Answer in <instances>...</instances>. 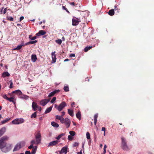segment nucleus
Segmentation results:
<instances>
[{
  "instance_id": "nucleus-58",
  "label": "nucleus",
  "mask_w": 154,
  "mask_h": 154,
  "mask_svg": "<svg viewBox=\"0 0 154 154\" xmlns=\"http://www.w3.org/2000/svg\"><path fill=\"white\" fill-rule=\"evenodd\" d=\"M30 44L29 43V41L26 43L25 44H24V46L26 45H28Z\"/></svg>"
},
{
  "instance_id": "nucleus-30",
  "label": "nucleus",
  "mask_w": 154,
  "mask_h": 154,
  "mask_svg": "<svg viewBox=\"0 0 154 154\" xmlns=\"http://www.w3.org/2000/svg\"><path fill=\"white\" fill-rule=\"evenodd\" d=\"M36 139V144L38 145L41 143V138H35Z\"/></svg>"
},
{
  "instance_id": "nucleus-25",
  "label": "nucleus",
  "mask_w": 154,
  "mask_h": 154,
  "mask_svg": "<svg viewBox=\"0 0 154 154\" xmlns=\"http://www.w3.org/2000/svg\"><path fill=\"white\" fill-rule=\"evenodd\" d=\"M68 114L71 116L72 117L74 116V114L73 111L72 110H71L70 109H68Z\"/></svg>"
},
{
  "instance_id": "nucleus-7",
  "label": "nucleus",
  "mask_w": 154,
  "mask_h": 154,
  "mask_svg": "<svg viewBox=\"0 0 154 154\" xmlns=\"http://www.w3.org/2000/svg\"><path fill=\"white\" fill-rule=\"evenodd\" d=\"M80 22L81 20L80 18L73 17L72 19V25L73 26L77 25Z\"/></svg>"
},
{
  "instance_id": "nucleus-4",
  "label": "nucleus",
  "mask_w": 154,
  "mask_h": 154,
  "mask_svg": "<svg viewBox=\"0 0 154 154\" xmlns=\"http://www.w3.org/2000/svg\"><path fill=\"white\" fill-rule=\"evenodd\" d=\"M122 148L124 150H128V147L127 145L126 140L124 138H122V144L121 146Z\"/></svg>"
},
{
  "instance_id": "nucleus-9",
  "label": "nucleus",
  "mask_w": 154,
  "mask_h": 154,
  "mask_svg": "<svg viewBox=\"0 0 154 154\" xmlns=\"http://www.w3.org/2000/svg\"><path fill=\"white\" fill-rule=\"evenodd\" d=\"M50 99L42 100L40 102V104L42 106H45L50 100Z\"/></svg>"
},
{
  "instance_id": "nucleus-8",
  "label": "nucleus",
  "mask_w": 154,
  "mask_h": 154,
  "mask_svg": "<svg viewBox=\"0 0 154 154\" xmlns=\"http://www.w3.org/2000/svg\"><path fill=\"white\" fill-rule=\"evenodd\" d=\"M55 51H54L51 53V56H52V60L51 61L52 63H55L56 61V55L55 54Z\"/></svg>"
},
{
  "instance_id": "nucleus-50",
  "label": "nucleus",
  "mask_w": 154,
  "mask_h": 154,
  "mask_svg": "<svg viewBox=\"0 0 154 154\" xmlns=\"http://www.w3.org/2000/svg\"><path fill=\"white\" fill-rule=\"evenodd\" d=\"M75 55L74 54H72L70 55V57H75Z\"/></svg>"
},
{
  "instance_id": "nucleus-62",
  "label": "nucleus",
  "mask_w": 154,
  "mask_h": 154,
  "mask_svg": "<svg viewBox=\"0 0 154 154\" xmlns=\"http://www.w3.org/2000/svg\"><path fill=\"white\" fill-rule=\"evenodd\" d=\"M106 147H107V146L106 145H105L104 148H103V150H104V149L106 150Z\"/></svg>"
},
{
  "instance_id": "nucleus-3",
  "label": "nucleus",
  "mask_w": 154,
  "mask_h": 154,
  "mask_svg": "<svg viewBox=\"0 0 154 154\" xmlns=\"http://www.w3.org/2000/svg\"><path fill=\"white\" fill-rule=\"evenodd\" d=\"M62 123H64L66 125V128H68L70 126L71 123L70 120L68 118H66L65 119L63 118L61 121Z\"/></svg>"
},
{
  "instance_id": "nucleus-29",
  "label": "nucleus",
  "mask_w": 154,
  "mask_h": 154,
  "mask_svg": "<svg viewBox=\"0 0 154 154\" xmlns=\"http://www.w3.org/2000/svg\"><path fill=\"white\" fill-rule=\"evenodd\" d=\"M35 138H41V136L40 133L38 132L35 136Z\"/></svg>"
},
{
  "instance_id": "nucleus-57",
  "label": "nucleus",
  "mask_w": 154,
  "mask_h": 154,
  "mask_svg": "<svg viewBox=\"0 0 154 154\" xmlns=\"http://www.w3.org/2000/svg\"><path fill=\"white\" fill-rule=\"evenodd\" d=\"M37 109L38 110L40 111H41L42 110L41 107L40 106H38V107Z\"/></svg>"
},
{
  "instance_id": "nucleus-19",
  "label": "nucleus",
  "mask_w": 154,
  "mask_h": 154,
  "mask_svg": "<svg viewBox=\"0 0 154 154\" xmlns=\"http://www.w3.org/2000/svg\"><path fill=\"white\" fill-rule=\"evenodd\" d=\"M37 59L36 56L35 54H32L31 56V60L32 62H35Z\"/></svg>"
},
{
  "instance_id": "nucleus-12",
  "label": "nucleus",
  "mask_w": 154,
  "mask_h": 154,
  "mask_svg": "<svg viewBox=\"0 0 154 154\" xmlns=\"http://www.w3.org/2000/svg\"><path fill=\"white\" fill-rule=\"evenodd\" d=\"M59 142V141L57 140L52 141L49 143L48 146H55V145L57 144Z\"/></svg>"
},
{
  "instance_id": "nucleus-15",
  "label": "nucleus",
  "mask_w": 154,
  "mask_h": 154,
  "mask_svg": "<svg viewBox=\"0 0 154 154\" xmlns=\"http://www.w3.org/2000/svg\"><path fill=\"white\" fill-rule=\"evenodd\" d=\"M46 33V32L45 31L41 30H40L39 32L36 34V35L37 36H40L41 35H45Z\"/></svg>"
},
{
  "instance_id": "nucleus-23",
  "label": "nucleus",
  "mask_w": 154,
  "mask_h": 154,
  "mask_svg": "<svg viewBox=\"0 0 154 154\" xmlns=\"http://www.w3.org/2000/svg\"><path fill=\"white\" fill-rule=\"evenodd\" d=\"M76 117L80 120L81 119V115L80 111L78 112L76 114Z\"/></svg>"
},
{
  "instance_id": "nucleus-32",
  "label": "nucleus",
  "mask_w": 154,
  "mask_h": 154,
  "mask_svg": "<svg viewBox=\"0 0 154 154\" xmlns=\"http://www.w3.org/2000/svg\"><path fill=\"white\" fill-rule=\"evenodd\" d=\"M37 112H35L32 114L31 116V118H35L37 116Z\"/></svg>"
},
{
  "instance_id": "nucleus-60",
  "label": "nucleus",
  "mask_w": 154,
  "mask_h": 154,
  "mask_svg": "<svg viewBox=\"0 0 154 154\" xmlns=\"http://www.w3.org/2000/svg\"><path fill=\"white\" fill-rule=\"evenodd\" d=\"M71 5H73V6L75 5V3L74 2L70 3V4Z\"/></svg>"
},
{
  "instance_id": "nucleus-22",
  "label": "nucleus",
  "mask_w": 154,
  "mask_h": 154,
  "mask_svg": "<svg viewBox=\"0 0 154 154\" xmlns=\"http://www.w3.org/2000/svg\"><path fill=\"white\" fill-rule=\"evenodd\" d=\"M109 15L111 16L113 15L114 14L115 12L114 9H111L109 10L108 12Z\"/></svg>"
},
{
  "instance_id": "nucleus-45",
  "label": "nucleus",
  "mask_w": 154,
  "mask_h": 154,
  "mask_svg": "<svg viewBox=\"0 0 154 154\" xmlns=\"http://www.w3.org/2000/svg\"><path fill=\"white\" fill-rule=\"evenodd\" d=\"M73 139V137L71 135H69L68 136V139L69 140H72Z\"/></svg>"
},
{
  "instance_id": "nucleus-55",
  "label": "nucleus",
  "mask_w": 154,
  "mask_h": 154,
  "mask_svg": "<svg viewBox=\"0 0 154 154\" xmlns=\"http://www.w3.org/2000/svg\"><path fill=\"white\" fill-rule=\"evenodd\" d=\"M101 130H102V131H104V132L105 131V130H106L105 128V127H103L102 128Z\"/></svg>"
},
{
  "instance_id": "nucleus-37",
  "label": "nucleus",
  "mask_w": 154,
  "mask_h": 154,
  "mask_svg": "<svg viewBox=\"0 0 154 154\" xmlns=\"http://www.w3.org/2000/svg\"><path fill=\"white\" fill-rule=\"evenodd\" d=\"M7 19L8 20H9L11 21H14V18L13 17H7Z\"/></svg>"
},
{
  "instance_id": "nucleus-48",
  "label": "nucleus",
  "mask_w": 154,
  "mask_h": 154,
  "mask_svg": "<svg viewBox=\"0 0 154 154\" xmlns=\"http://www.w3.org/2000/svg\"><path fill=\"white\" fill-rule=\"evenodd\" d=\"M3 98H5V99H6V100H7V99L8 98V97L6 95V94H4L3 95Z\"/></svg>"
},
{
  "instance_id": "nucleus-1",
  "label": "nucleus",
  "mask_w": 154,
  "mask_h": 154,
  "mask_svg": "<svg viewBox=\"0 0 154 154\" xmlns=\"http://www.w3.org/2000/svg\"><path fill=\"white\" fill-rule=\"evenodd\" d=\"M8 139V137L7 136H3L0 139V149H2L5 146V141Z\"/></svg>"
},
{
  "instance_id": "nucleus-36",
  "label": "nucleus",
  "mask_w": 154,
  "mask_h": 154,
  "mask_svg": "<svg viewBox=\"0 0 154 154\" xmlns=\"http://www.w3.org/2000/svg\"><path fill=\"white\" fill-rule=\"evenodd\" d=\"M32 35H29V39H31L32 40H34L35 39L37 38V37L36 36H34L33 37H32V38H30V36H31Z\"/></svg>"
},
{
  "instance_id": "nucleus-24",
  "label": "nucleus",
  "mask_w": 154,
  "mask_h": 154,
  "mask_svg": "<svg viewBox=\"0 0 154 154\" xmlns=\"http://www.w3.org/2000/svg\"><path fill=\"white\" fill-rule=\"evenodd\" d=\"M52 108V106H50L46 110L45 113V114H47L48 113H49L51 111V110Z\"/></svg>"
},
{
  "instance_id": "nucleus-44",
  "label": "nucleus",
  "mask_w": 154,
  "mask_h": 154,
  "mask_svg": "<svg viewBox=\"0 0 154 154\" xmlns=\"http://www.w3.org/2000/svg\"><path fill=\"white\" fill-rule=\"evenodd\" d=\"M62 7L63 9L65 10L67 12H68V13H70V12H69V11L67 9V8H66L65 6H63Z\"/></svg>"
},
{
  "instance_id": "nucleus-64",
  "label": "nucleus",
  "mask_w": 154,
  "mask_h": 154,
  "mask_svg": "<svg viewBox=\"0 0 154 154\" xmlns=\"http://www.w3.org/2000/svg\"><path fill=\"white\" fill-rule=\"evenodd\" d=\"M106 152V150H103V154H105Z\"/></svg>"
},
{
  "instance_id": "nucleus-41",
  "label": "nucleus",
  "mask_w": 154,
  "mask_h": 154,
  "mask_svg": "<svg viewBox=\"0 0 154 154\" xmlns=\"http://www.w3.org/2000/svg\"><path fill=\"white\" fill-rule=\"evenodd\" d=\"M36 152V149H32L31 154H35Z\"/></svg>"
},
{
  "instance_id": "nucleus-17",
  "label": "nucleus",
  "mask_w": 154,
  "mask_h": 154,
  "mask_svg": "<svg viewBox=\"0 0 154 154\" xmlns=\"http://www.w3.org/2000/svg\"><path fill=\"white\" fill-rule=\"evenodd\" d=\"M10 75V74L7 72H3L2 75V76L3 78H5L6 77H9Z\"/></svg>"
},
{
  "instance_id": "nucleus-39",
  "label": "nucleus",
  "mask_w": 154,
  "mask_h": 154,
  "mask_svg": "<svg viewBox=\"0 0 154 154\" xmlns=\"http://www.w3.org/2000/svg\"><path fill=\"white\" fill-rule=\"evenodd\" d=\"M69 134H70V135L71 136H74L75 135V132L74 131H70L69 132Z\"/></svg>"
},
{
  "instance_id": "nucleus-35",
  "label": "nucleus",
  "mask_w": 154,
  "mask_h": 154,
  "mask_svg": "<svg viewBox=\"0 0 154 154\" xmlns=\"http://www.w3.org/2000/svg\"><path fill=\"white\" fill-rule=\"evenodd\" d=\"M14 98L13 97H11V98H9L7 99V100H8L10 102H12L13 103H14Z\"/></svg>"
},
{
  "instance_id": "nucleus-21",
  "label": "nucleus",
  "mask_w": 154,
  "mask_h": 154,
  "mask_svg": "<svg viewBox=\"0 0 154 154\" xmlns=\"http://www.w3.org/2000/svg\"><path fill=\"white\" fill-rule=\"evenodd\" d=\"M20 97L21 98L24 99L26 100L28 99L29 98V97L28 96L23 94H22L20 95Z\"/></svg>"
},
{
  "instance_id": "nucleus-61",
  "label": "nucleus",
  "mask_w": 154,
  "mask_h": 154,
  "mask_svg": "<svg viewBox=\"0 0 154 154\" xmlns=\"http://www.w3.org/2000/svg\"><path fill=\"white\" fill-rule=\"evenodd\" d=\"M75 103L74 102H73L71 104V106H73V105H75Z\"/></svg>"
},
{
  "instance_id": "nucleus-49",
  "label": "nucleus",
  "mask_w": 154,
  "mask_h": 154,
  "mask_svg": "<svg viewBox=\"0 0 154 154\" xmlns=\"http://www.w3.org/2000/svg\"><path fill=\"white\" fill-rule=\"evenodd\" d=\"M33 148V145L31 144L28 147V148L29 149H31Z\"/></svg>"
},
{
  "instance_id": "nucleus-38",
  "label": "nucleus",
  "mask_w": 154,
  "mask_h": 154,
  "mask_svg": "<svg viewBox=\"0 0 154 154\" xmlns=\"http://www.w3.org/2000/svg\"><path fill=\"white\" fill-rule=\"evenodd\" d=\"M87 138L88 139H90V135L89 132H87L86 133Z\"/></svg>"
},
{
  "instance_id": "nucleus-33",
  "label": "nucleus",
  "mask_w": 154,
  "mask_h": 154,
  "mask_svg": "<svg viewBox=\"0 0 154 154\" xmlns=\"http://www.w3.org/2000/svg\"><path fill=\"white\" fill-rule=\"evenodd\" d=\"M55 42L59 45H61L62 42V41L60 39L56 40H55Z\"/></svg>"
},
{
  "instance_id": "nucleus-52",
  "label": "nucleus",
  "mask_w": 154,
  "mask_h": 154,
  "mask_svg": "<svg viewBox=\"0 0 154 154\" xmlns=\"http://www.w3.org/2000/svg\"><path fill=\"white\" fill-rule=\"evenodd\" d=\"M65 135V133H62L59 135L61 137L62 136Z\"/></svg>"
},
{
  "instance_id": "nucleus-46",
  "label": "nucleus",
  "mask_w": 154,
  "mask_h": 154,
  "mask_svg": "<svg viewBox=\"0 0 154 154\" xmlns=\"http://www.w3.org/2000/svg\"><path fill=\"white\" fill-rule=\"evenodd\" d=\"M79 145V143L77 142H75L73 144V147L78 146Z\"/></svg>"
},
{
  "instance_id": "nucleus-28",
  "label": "nucleus",
  "mask_w": 154,
  "mask_h": 154,
  "mask_svg": "<svg viewBox=\"0 0 154 154\" xmlns=\"http://www.w3.org/2000/svg\"><path fill=\"white\" fill-rule=\"evenodd\" d=\"M92 46H87L84 49L85 52H86L88 51L89 50L92 48Z\"/></svg>"
},
{
  "instance_id": "nucleus-31",
  "label": "nucleus",
  "mask_w": 154,
  "mask_h": 154,
  "mask_svg": "<svg viewBox=\"0 0 154 154\" xmlns=\"http://www.w3.org/2000/svg\"><path fill=\"white\" fill-rule=\"evenodd\" d=\"M63 118H62L61 116H56V119H58L59 120H60V122H61V121L63 119Z\"/></svg>"
},
{
  "instance_id": "nucleus-6",
  "label": "nucleus",
  "mask_w": 154,
  "mask_h": 154,
  "mask_svg": "<svg viewBox=\"0 0 154 154\" xmlns=\"http://www.w3.org/2000/svg\"><path fill=\"white\" fill-rule=\"evenodd\" d=\"M24 122V120L23 119H16L12 121V123L14 125H18L23 123Z\"/></svg>"
},
{
  "instance_id": "nucleus-13",
  "label": "nucleus",
  "mask_w": 154,
  "mask_h": 154,
  "mask_svg": "<svg viewBox=\"0 0 154 154\" xmlns=\"http://www.w3.org/2000/svg\"><path fill=\"white\" fill-rule=\"evenodd\" d=\"M24 46V43L23 42H22L21 44L20 45H19L17 46L16 48L13 49L14 50H18L20 49L22 47V46Z\"/></svg>"
},
{
  "instance_id": "nucleus-47",
  "label": "nucleus",
  "mask_w": 154,
  "mask_h": 154,
  "mask_svg": "<svg viewBox=\"0 0 154 154\" xmlns=\"http://www.w3.org/2000/svg\"><path fill=\"white\" fill-rule=\"evenodd\" d=\"M31 144L33 145L34 144H36V143L35 142V140H32L31 141Z\"/></svg>"
},
{
  "instance_id": "nucleus-18",
  "label": "nucleus",
  "mask_w": 154,
  "mask_h": 154,
  "mask_svg": "<svg viewBox=\"0 0 154 154\" xmlns=\"http://www.w3.org/2000/svg\"><path fill=\"white\" fill-rule=\"evenodd\" d=\"M98 115V113H96L94 115V122L95 125H96Z\"/></svg>"
},
{
  "instance_id": "nucleus-16",
  "label": "nucleus",
  "mask_w": 154,
  "mask_h": 154,
  "mask_svg": "<svg viewBox=\"0 0 154 154\" xmlns=\"http://www.w3.org/2000/svg\"><path fill=\"white\" fill-rule=\"evenodd\" d=\"M6 128L5 127L2 128L0 130V137L2 136L6 131Z\"/></svg>"
},
{
  "instance_id": "nucleus-27",
  "label": "nucleus",
  "mask_w": 154,
  "mask_h": 154,
  "mask_svg": "<svg viewBox=\"0 0 154 154\" xmlns=\"http://www.w3.org/2000/svg\"><path fill=\"white\" fill-rule=\"evenodd\" d=\"M11 119V118H7L5 120L2 121L1 122V123L2 124H4L9 121Z\"/></svg>"
},
{
  "instance_id": "nucleus-59",
  "label": "nucleus",
  "mask_w": 154,
  "mask_h": 154,
  "mask_svg": "<svg viewBox=\"0 0 154 154\" xmlns=\"http://www.w3.org/2000/svg\"><path fill=\"white\" fill-rule=\"evenodd\" d=\"M6 11H7V9H6V8H5L4 10V11H3V14H5L6 13Z\"/></svg>"
},
{
  "instance_id": "nucleus-10",
  "label": "nucleus",
  "mask_w": 154,
  "mask_h": 154,
  "mask_svg": "<svg viewBox=\"0 0 154 154\" xmlns=\"http://www.w3.org/2000/svg\"><path fill=\"white\" fill-rule=\"evenodd\" d=\"M60 92V90L59 89L57 90L54 91L51 93H50L48 95V97H50L55 95L57 93Z\"/></svg>"
},
{
  "instance_id": "nucleus-5",
  "label": "nucleus",
  "mask_w": 154,
  "mask_h": 154,
  "mask_svg": "<svg viewBox=\"0 0 154 154\" xmlns=\"http://www.w3.org/2000/svg\"><path fill=\"white\" fill-rule=\"evenodd\" d=\"M66 103L64 101H63L58 106H57L56 104H55V107L59 111H61L66 106Z\"/></svg>"
},
{
  "instance_id": "nucleus-51",
  "label": "nucleus",
  "mask_w": 154,
  "mask_h": 154,
  "mask_svg": "<svg viewBox=\"0 0 154 154\" xmlns=\"http://www.w3.org/2000/svg\"><path fill=\"white\" fill-rule=\"evenodd\" d=\"M24 19V17L23 16L21 17L20 18V21H21Z\"/></svg>"
},
{
  "instance_id": "nucleus-34",
  "label": "nucleus",
  "mask_w": 154,
  "mask_h": 154,
  "mask_svg": "<svg viewBox=\"0 0 154 154\" xmlns=\"http://www.w3.org/2000/svg\"><path fill=\"white\" fill-rule=\"evenodd\" d=\"M64 89L66 92H67L69 91V89L68 86H65L64 87Z\"/></svg>"
},
{
  "instance_id": "nucleus-42",
  "label": "nucleus",
  "mask_w": 154,
  "mask_h": 154,
  "mask_svg": "<svg viewBox=\"0 0 154 154\" xmlns=\"http://www.w3.org/2000/svg\"><path fill=\"white\" fill-rule=\"evenodd\" d=\"M56 98L55 97H53L51 100V103H53L56 100Z\"/></svg>"
},
{
  "instance_id": "nucleus-43",
  "label": "nucleus",
  "mask_w": 154,
  "mask_h": 154,
  "mask_svg": "<svg viewBox=\"0 0 154 154\" xmlns=\"http://www.w3.org/2000/svg\"><path fill=\"white\" fill-rule=\"evenodd\" d=\"M9 82H10V85L9 88H13V82L11 80H10L9 81Z\"/></svg>"
},
{
  "instance_id": "nucleus-63",
  "label": "nucleus",
  "mask_w": 154,
  "mask_h": 154,
  "mask_svg": "<svg viewBox=\"0 0 154 154\" xmlns=\"http://www.w3.org/2000/svg\"><path fill=\"white\" fill-rule=\"evenodd\" d=\"M85 81H88V82L89 81V79H88V77H87V78H86Z\"/></svg>"
},
{
  "instance_id": "nucleus-14",
  "label": "nucleus",
  "mask_w": 154,
  "mask_h": 154,
  "mask_svg": "<svg viewBox=\"0 0 154 154\" xmlns=\"http://www.w3.org/2000/svg\"><path fill=\"white\" fill-rule=\"evenodd\" d=\"M32 106L33 110L35 111L37 109L38 106L36 103L33 102L32 103Z\"/></svg>"
},
{
  "instance_id": "nucleus-53",
  "label": "nucleus",
  "mask_w": 154,
  "mask_h": 154,
  "mask_svg": "<svg viewBox=\"0 0 154 154\" xmlns=\"http://www.w3.org/2000/svg\"><path fill=\"white\" fill-rule=\"evenodd\" d=\"M62 115L61 116H60L62 118H63V116L65 115V112H62Z\"/></svg>"
},
{
  "instance_id": "nucleus-56",
  "label": "nucleus",
  "mask_w": 154,
  "mask_h": 154,
  "mask_svg": "<svg viewBox=\"0 0 154 154\" xmlns=\"http://www.w3.org/2000/svg\"><path fill=\"white\" fill-rule=\"evenodd\" d=\"M61 138V137L59 135L57 137H56V139L57 140H59V139H60V138Z\"/></svg>"
},
{
  "instance_id": "nucleus-40",
  "label": "nucleus",
  "mask_w": 154,
  "mask_h": 154,
  "mask_svg": "<svg viewBox=\"0 0 154 154\" xmlns=\"http://www.w3.org/2000/svg\"><path fill=\"white\" fill-rule=\"evenodd\" d=\"M37 42V40L30 41H29V43L30 44H32L36 43Z\"/></svg>"
},
{
  "instance_id": "nucleus-26",
  "label": "nucleus",
  "mask_w": 154,
  "mask_h": 154,
  "mask_svg": "<svg viewBox=\"0 0 154 154\" xmlns=\"http://www.w3.org/2000/svg\"><path fill=\"white\" fill-rule=\"evenodd\" d=\"M51 125L53 126L56 128H58L59 126L58 124L54 122H51Z\"/></svg>"
},
{
  "instance_id": "nucleus-11",
  "label": "nucleus",
  "mask_w": 154,
  "mask_h": 154,
  "mask_svg": "<svg viewBox=\"0 0 154 154\" xmlns=\"http://www.w3.org/2000/svg\"><path fill=\"white\" fill-rule=\"evenodd\" d=\"M67 147H63L60 151V154H62V153L66 154L67 152Z\"/></svg>"
},
{
  "instance_id": "nucleus-2",
  "label": "nucleus",
  "mask_w": 154,
  "mask_h": 154,
  "mask_svg": "<svg viewBox=\"0 0 154 154\" xmlns=\"http://www.w3.org/2000/svg\"><path fill=\"white\" fill-rule=\"evenodd\" d=\"M25 142L21 141L18 143L15 146L13 149V151H15L19 150L21 148L25 146Z\"/></svg>"
},
{
  "instance_id": "nucleus-20",
  "label": "nucleus",
  "mask_w": 154,
  "mask_h": 154,
  "mask_svg": "<svg viewBox=\"0 0 154 154\" xmlns=\"http://www.w3.org/2000/svg\"><path fill=\"white\" fill-rule=\"evenodd\" d=\"M13 93H15L17 94V95H19V96H20L21 94H22V92L21 91L19 90H16L12 92Z\"/></svg>"
},
{
  "instance_id": "nucleus-54",
  "label": "nucleus",
  "mask_w": 154,
  "mask_h": 154,
  "mask_svg": "<svg viewBox=\"0 0 154 154\" xmlns=\"http://www.w3.org/2000/svg\"><path fill=\"white\" fill-rule=\"evenodd\" d=\"M25 154H31L30 151H26L25 152Z\"/></svg>"
}]
</instances>
